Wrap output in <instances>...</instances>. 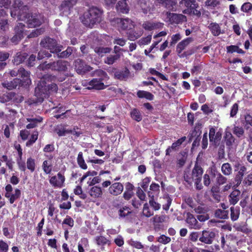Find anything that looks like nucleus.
<instances>
[{"mask_svg": "<svg viewBox=\"0 0 252 252\" xmlns=\"http://www.w3.org/2000/svg\"><path fill=\"white\" fill-rule=\"evenodd\" d=\"M18 4H20L18 8L11 12L12 17H17L19 20L26 21L29 28L38 27L41 24L39 15L36 13H28L29 7L27 5H24L23 2L19 1Z\"/></svg>", "mask_w": 252, "mask_h": 252, "instance_id": "nucleus-1", "label": "nucleus"}, {"mask_svg": "<svg viewBox=\"0 0 252 252\" xmlns=\"http://www.w3.org/2000/svg\"><path fill=\"white\" fill-rule=\"evenodd\" d=\"M102 11L96 7H92L85 12L81 20L86 27L92 28L95 24L101 21Z\"/></svg>", "mask_w": 252, "mask_h": 252, "instance_id": "nucleus-2", "label": "nucleus"}, {"mask_svg": "<svg viewBox=\"0 0 252 252\" xmlns=\"http://www.w3.org/2000/svg\"><path fill=\"white\" fill-rule=\"evenodd\" d=\"M34 95L36 97L35 102L37 103H42L45 98L49 97V90L47 88L45 76H43L35 88Z\"/></svg>", "mask_w": 252, "mask_h": 252, "instance_id": "nucleus-3", "label": "nucleus"}, {"mask_svg": "<svg viewBox=\"0 0 252 252\" xmlns=\"http://www.w3.org/2000/svg\"><path fill=\"white\" fill-rule=\"evenodd\" d=\"M179 6L181 8H187L184 10V13H188L193 15L197 17L201 16V12L198 10V4L195 0H181L179 1Z\"/></svg>", "mask_w": 252, "mask_h": 252, "instance_id": "nucleus-4", "label": "nucleus"}, {"mask_svg": "<svg viewBox=\"0 0 252 252\" xmlns=\"http://www.w3.org/2000/svg\"><path fill=\"white\" fill-rule=\"evenodd\" d=\"M41 46L47 49L53 53H59L62 50L63 46L57 43L56 40L49 37L42 39L40 43Z\"/></svg>", "mask_w": 252, "mask_h": 252, "instance_id": "nucleus-5", "label": "nucleus"}, {"mask_svg": "<svg viewBox=\"0 0 252 252\" xmlns=\"http://www.w3.org/2000/svg\"><path fill=\"white\" fill-rule=\"evenodd\" d=\"M203 173L202 168L198 163H195L192 170L191 177L193 181L194 182L196 189L198 190H200L203 188L201 183Z\"/></svg>", "mask_w": 252, "mask_h": 252, "instance_id": "nucleus-6", "label": "nucleus"}, {"mask_svg": "<svg viewBox=\"0 0 252 252\" xmlns=\"http://www.w3.org/2000/svg\"><path fill=\"white\" fill-rule=\"evenodd\" d=\"M112 24L122 30H129L134 27V22L130 19L115 18L111 21Z\"/></svg>", "mask_w": 252, "mask_h": 252, "instance_id": "nucleus-7", "label": "nucleus"}, {"mask_svg": "<svg viewBox=\"0 0 252 252\" xmlns=\"http://www.w3.org/2000/svg\"><path fill=\"white\" fill-rule=\"evenodd\" d=\"M168 217L166 215H156L151 219L154 229L158 231L164 229V223L167 221Z\"/></svg>", "mask_w": 252, "mask_h": 252, "instance_id": "nucleus-8", "label": "nucleus"}, {"mask_svg": "<svg viewBox=\"0 0 252 252\" xmlns=\"http://www.w3.org/2000/svg\"><path fill=\"white\" fill-rule=\"evenodd\" d=\"M24 99L22 96H19L13 92H6L0 96V101L2 103L9 102L13 100L14 102H21Z\"/></svg>", "mask_w": 252, "mask_h": 252, "instance_id": "nucleus-9", "label": "nucleus"}, {"mask_svg": "<svg viewBox=\"0 0 252 252\" xmlns=\"http://www.w3.org/2000/svg\"><path fill=\"white\" fill-rule=\"evenodd\" d=\"M65 180L64 173L59 172L57 176L55 175L50 178L49 183L54 188H61L64 186Z\"/></svg>", "mask_w": 252, "mask_h": 252, "instance_id": "nucleus-10", "label": "nucleus"}, {"mask_svg": "<svg viewBox=\"0 0 252 252\" xmlns=\"http://www.w3.org/2000/svg\"><path fill=\"white\" fill-rule=\"evenodd\" d=\"M216 237L215 232L210 230H204L201 232L199 240L206 244H211Z\"/></svg>", "mask_w": 252, "mask_h": 252, "instance_id": "nucleus-11", "label": "nucleus"}, {"mask_svg": "<svg viewBox=\"0 0 252 252\" xmlns=\"http://www.w3.org/2000/svg\"><path fill=\"white\" fill-rule=\"evenodd\" d=\"M75 68L76 72L79 74H84L90 71L92 68L85 63L82 60L78 59L75 61Z\"/></svg>", "mask_w": 252, "mask_h": 252, "instance_id": "nucleus-12", "label": "nucleus"}, {"mask_svg": "<svg viewBox=\"0 0 252 252\" xmlns=\"http://www.w3.org/2000/svg\"><path fill=\"white\" fill-rule=\"evenodd\" d=\"M185 221L190 229H200L202 227V224L198 222L197 219L189 212L187 213Z\"/></svg>", "mask_w": 252, "mask_h": 252, "instance_id": "nucleus-13", "label": "nucleus"}, {"mask_svg": "<svg viewBox=\"0 0 252 252\" xmlns=\"http://www.w3.org/2000/svg\"><path fill=\"white\" fill-rule=\"evenodd\" d=\"M209 140L212 145L217 147L220 144L222 134L220 131L216 132L215 129L212 127L209 129Z\"/></svg>", "mask_w": 252, "mask_h": 252, "instance_id": "nucleus-14", "label": "nucleus"}, {"mask_svg": "<svg viewBox=\"0 0 252 252\" xmlns=\"http://www.w3.org/2000/svg\"><path fill=\"white\" fill-rule=\"evenodd\" d=\"M22 78V79L17 78H14L12 81V84L14 86L12 88H15V89L16 88L19 89L21 87L27 88L31 84L32 81L30 77Z\"/></svg>", "mask_w": 252, "mask_h": 252, "instance_id": "nucleus-15", "label": "nucleus"}, {"mask_svg": "<svg viewBox=\"0 0 252 252\" xmlns=\"http://www.w3.org/2000/svg\"><path fill=\"white\" fill-rule=\"evenodd\" d=\"M107 85H105L102 81V79L99 80L96 78L92 79L88 83V90H102L105 89Z\"/></svg>", "mask_w": 252, "mask_h": 252, "instance_id": "nucleus-16", "label": "nucleus"}, {"mask_svg": "<svg viewBox=\"0 0 252 252\" xmlns=\"http://www.w3.org/2000/svg\"><path fill=\"white\" fill-rule=\"evenodd\" d=\"M88 193L92 199L96 200L100 198L103 195V190L100 187L94 186L88 189Z\"/></svg>", "mask_w": 252, "mask_h": 252, "instance_id": "nucleus-17", "label": "nucleus"}, {"mask_svg": "<svg viewBox=\"0 0 252 252\" xmlns=\"http://www.w3.org/2000/svg\"><path fill=\"white\" fill-rule=\"evenodd\" d=\"M8 14L4 9L0 10V32L8 29Z\"/></svg>", "mask_w": 252, "mask_h": 252, "instance_id": "nucleus-18", "label": "nucleus"}, {"mask_svg": "<svg viewBox=\"0 0 252 252\" xmlns=\"http://www.w3.org/2000/svg\"><path fill=\"white\" fill-rule=\"evenodd\" d=\"M124 190L123 185L120 182L112 183L108 189V192L114 196H117L122 193Z\"/></svg>", "mask_w": 252, "mask_h": 252, "instance_id": "nucleus-19", "label": "nucleus"}, {"mask_svg": "<svg viewBox=\"0 0 252 252\" xmlns=\"http://www.w3.org/2000/svg\"><path fill=\"white\" fill-rule=\"evenodd\" d=\"M19 1L21 2H23L20 0H0V6L1 7H4L6 8H8L11 5L12 3V9L10 11V13L14 11L15 9H17L18 8L19 5Z\"/></svg>", "mask_w": 252, "mask_h": 252, "instance_id": "nucleus-20", "label": "nucleus"}, {"mask_svg": "<svg viewBox=\"0 0 252 252\" xmlns=\"http://www.w3.org/2000/svg\"><path fill=\"white\" fill-rule=\"evenodd\" d=\"M115 207L118 210L119 219L125 218L131 214V209L127 206H121V204H118Z\"/></svg>", "mask_w": 252, "mask_h": 252, "instance_id": "nucleus-21", "label": "nucleus"}, {"mask_svg": "<svg viewBox=\"0 0 252 252\" xmlns=\"http://www.w3.org/2000/svg\"><path fill=\"white\" fill-rule=\"evenodd\" d=\"M113 69L114 70V77L118 80L121 81L125 80L129 76V71L127 68H126L124 70H117L115 68H113Z\"/></svg>", "mask_w": 252, "mask_h": 252, "instance_id": "nucleus-22", "label": "nucleus"}, {"mask_svg": "<svg viewBox=\"0 0 252 252\" xmlns=\"http://www.w3.org/2000/svg\"><path fill=\"white\" fill-rule=\"evenodd\" d=\"M128 0H120L116 4L117 12L123 14H127L129 11V7L126 2Z\"/></svg>", "mask_w": 252, "mask_h": 252, "instance_id": "nucleus-23", "label": "nucleus"}, {"mask_svg": "<svg viewBox=\"0 0 252 252\" xmlns=\"http://www.w3.org/2000/svg\"><path fill=\"white\" fill-rule=\"evenodd\" d=\"M167 18L168 19L169 21L171 24H179L183 20L185 17L182 14H178L176 13L167 12Z\"/></svg>", "mask_w": 252, "mask_h": 252, "instance_id": "nucleus-24", "label": "nucleus"}, {"mask_svg": "<svg viewBox=\"0 0 252 252\" xmlns=\"http://www.w3.org/2000/svg\"><path fill=\"white\" fill-rule=\"evenodd\" d=\"M202 124L200 123H197L194 129L191 131L189 135V142H191L194 138H197L200 137V135L202 133L201 131Z\"/></svg>", "mask_w": 252, "mask_h": 252, "instance_id": "nucleus-25", "label": "nucleus"}, {"mask_svg": "<svg viewBox=\"0 0 252 252\" xmlns=\"http://www.w3.org/2000/svg\"><path fill=\"white\" fill-rule=\"evenodd\" d=\"M193 41L192 37H187L180 42L176 46V52L180 54L182 51Z\"/></svg>", "mask_w": 252, "mask_h": 252, "instance_id": "nucleus-26", "label": "nucleus"}, {"mask_svg": "<svg viewBox=\"0 0 252 252\" xmlns=\"http://www.w3.org/2000/svg\"><path fill=\"white\" fill-rule=\"evenodd\" d=\"M10 74L11 76L15 77L19 75L21 78L25 77H30V72L27 71L23 67L19 69H14L10 71Z\"/></svg>", "mask_w": 252, "mask_h": 252, "instance_id": "nucleus-27", "label": "nucleus"}, {"mask_svg": "<svg viewBox=\"0 0 252 252\" xmlns=\"http://www.w3.org/2000/svg\"><path fill=\"white\" fill-rule=\"evenodd\" d=\"M241 196V191L238 189L233 190L228 195V200L230 204L234 205L239 200Z\"/></svg>", "mask_w": 252, "mask_h": 252, "instance_id": "nucleus-28", "label": "nucleus"}, {"mask_svg": "<svg viewBox=\"0 0 252 252\" xmlns=\"http://www.w3.org/2000/svg\"><path fill=\"white\" fill-rule=\"evenodd\" d=\"M67 62L62 60L52 62V70L64 71L67 69Z\"/></svg>", "mask_w": 252, "mask_h": 252, "instance_id": "nucleus-29", "label": "nucleus"}, {"mask_svg": "<svg viewBox=\"0 0 252 252\" xmlns=\"http://www.w3.org/2000/svg\"><path fill=\"white\" fill-rule=\"evenodd\" d=\"M143 33L142 30H132L126 33L127 38L130 41H135L137 39L141 37Z\"/></svg>", "mask_w": 252, "mask_h": 252, "instance_id": "nucleus-30", "label": "nucleus"}, {"mask_svg": "<svg viewBox=\"0 0 252 252\" xmlns=\"http://www.w3.org/2000/svg\"><path fill=\"white\" fill-rule=\"evenodd\" d=\"M161 26L160 23H154L149 21L144 22L142 26L146 31H151L159 28Z\"/></svg>", "mask_w": 252, "mask_h": 252, "instance_id": "nucleus-31", "label": "nucleus"}, {"mask_svg": "<svg viewBox=\"0 0 252 252\" xmlns=\"http://www.w3.org/2000/svg\"><path fill=\"white\" fill-rule=\"evenodd\" d=\"M66 125L61 124L55 126L54 132L57 134L58 136L62 137L67 134V129L66 128Z\"/></svg>", "mask_w": 252, "mask_h": 252, "instance_id": "nucleus-32", "label": "nucleus"}, {"mask_svg": "<svg viewBox=\"0 0 252 252\" xmlns=\"http://www.w3.org/2000/svg\"><path fill=\"white\" fill-rule=\"evenodd\" d=\"M148 196L149 197V205L154 211H158L161 207L160 204L155 201L153 195H152V193L148 192Z\"/></svg>", "mask_w": 252, "mask_h": 252, "instance_id": "nucleus-33", "label": "nucleus"}, {"mask_svg": "<svg viewBox=\"0 0 252 252\" xmlns=\"http://www.w3.org/2000/svg\"><path fill=\"white\" fill-rule=\"evenodd\" d=\"M21 194V190L18 189H16L14 190V193L13 194H8V193H5V197L9 199V201L10 204H13L17 199L20 197Z\"/></svg>", "mask_w": 252, "mask_h": 252, "instance_id": "nucleus-34", "label": "nucleus"}, {"mask_svg": "<svg viewBox=\"0 0 252 252\" xmlns=\"http://www.w3.org/2000/svg\"><path fill=\"white\" fill-rule=\"evenodd\" d=\"M28 54L25 52H18L15 56L13 62L14 64L19 65L24 62L28 57Z\"/></svg>", "mask_w": 252, "mask_h": 252, "instance_id": "nucleus-35", "label": "nucleus"}, {"mask_svg": "<svg viewBox=\"0 0 252 252\" xmlns=\"http://www.w3.org/2000/svg\"><path fill=\"white\" fill-rule=\"evenodd\" d=\"M223 140L226 146L230 148L234 142L235 138L230 131L226 130L223 137Z\"/></svg>", "mask_w": 252, "mask_h": 252, "instance_id": "nucleus-36", "label": "nucleus"}, {"mask_svg": "<svg viewBox=\"0 0 252 252\" xmlns=\"http://www.w3.org/2000/svg\"><path fill=\"white\" fill-rule=\"evenodd\" d=\"M208 29L214 36H217L221 33L220 27L217 23H211L208 26Z\"/></svg>", "mask_w": 252, "mask_h": 252, "instance_id": "nucleus-37", "label": "nucleus"}, {"mask_svg": "<svg viewBox=\"0 0 252 252\" xmlns=\"http://www.w3.org/2000/svg\"><path fill=\"white\" fill-rule=\"evenodd\" d=\"M96 244L101 247H104L106 245L110 246L111 245V241L104 236L99 235L95 238Z\"/></svg>", "mask_w": 252, "mask_h": 252, "instance_id": "nucleus-38", "label": "nucleus"}, {"mask_svg": "<svg viewBox=\"0 0 252 252\" xmlns=\"http://www.w3.org/2000/svg\"><path fill=\"white\" fill-rule=\"evenodd\" d=\"M214 215L217 218L226 220L228 219L229 211L228 210H221V209H217L215 211Z\"/></svg>", "mask_w": 252, "mask_h": 252, "instance_id": "nucleus-39", "label": "nucleus"}, {"mask_svg": "<svg viewBox=\"0 0 252 252\" xmlns=\"http://www.w3.org/2000/svg\"><path fill=\"white\" fill-rule=\"evenodd\" d=\"M43 120V119L41 117H38V118H28L27 119L28 122L30 123L26 126L27 129L33 128L37 126L38 123H41Z\"/></svg>", "mask_w": 252, "mask_h": 252, "instance_id": "nucleus-40", "label": "nucleus"}, {"mask_svg": "<svg viewBox=\"0 0 252 252\" xmlns=\"http://www.w3.org/2000/svg\"><path fill=\"white\" fill-rule=\"evenodd\" d=\"M137 96L139 98H145L149 100H153L154 98V95L152 93L145 91H138L137 92Z\"/></svg>", "mask_w": 252, "mask_h": 252, "instance_id": "nucleus-41", "label": "nucleus"}, {"mask_svg": "<svg viewBox=\"0 0 252 252\" xmlns=\"http://www.w3.org/2000/svg\"><path fill=\"white\" fill-rule=\"evenodd\" d=\"M188 155L186 152H181L179 155L177 160V166L179 168L182 167L186 162Z\"/></svg>", "mask_w": 252, "mask_h": 252, "instance_id": "nucleus-42", "label": "nucleus"}, {"mask_svg": "<svg viewBox=\"0 0 252 252\" xmlns=\"http://www.w3.org/2000/svg\"><path fill=\"white\" fill-rule=\"evenodd\" d=\"M164 203L162 205V209L165 211L169 210L172 203V199L168 194H165L162 196Z\"/></svg>", "mask_w": 252, "mask_h": 252, "instance_id": "nucleus-43", "label": "nucleus"}, {"mask_svg": "<svg viewBox=\"0 0 252 252\" xmlns=\"http://www.w3.org/2000/svg\"><path fill=\"white\" fill-rule=\"evenodd\" d=\"M42 168L45 174H50L53 169L52 161L45 160L42 163Z\"/></svg>", "mask_w": 252, "mask_h": 252, "instance_id": "nucleus-44", "label": "nucleus"}, {"mask_svg": "<svg viewBox=\"0 0 252 252\" xmlns=\"http://www.w3.org/2000/svg\"><path fill=\"white\" fill-rule=\"evenodd\" d=\"M150 207L148 203L146 202L144 204L142 213L143 216L150 218L154 215V211L152 209L151 210Z\"/></svg>", "mask_w": 252, "mask_h": 252, "instance_id": "nucleus-45", "label": "nucleus"}, {"mask_svg": "<svg viewBox=\"0 0 252 252\" xmlns=\"http://www.w3.org/2000/svg\"><path fill=\"white\" fill-rule=\"evenodd\" d=\"M120 54L110 55L104 60V63L109 65H112L120 58Z\"/></svg>", "mask_w": 252, "mask_h": 252, "instance_id": "nucleus-46", "label": "nucleus"}, {"mask_svg": "<svg viewBox=\"0 0 252 252\" xmlns=\"http://www.w3.org/2000/svg\"><path fill=\"white\" fill-rule=\"evenodd\" d=\"M230 218L232 221H235L238 220L240 215V208L238 207H230Z\"/></svg>", "mask_w": 252, "mask_h": 252, "instance_id": "nucleus-47", "label": "nucleus"}, {"mask_svg": "<svg viewBox=\"0 0 252 252\" xmlns=\"http://www.w3.org/2000/svg\"><path fill=\"white\" fill-rule=\"evenodd\" d=\"M94 50L98 56L102 57L105 54L110 53L112 49L110 47H96Z\"/></svg>", "mask_w": 252, "mask_h": 252, "instance_id": "nucleus-48", "label": "nucleus"}, {"mask_svg": "<svg viewBox=\"0 0 252 252\" xmlns=\"http://www.w3.org/2000/svg\"><path fill=\"white\" fill-rule=\"evenodd\" d=\"M130 116L132 119L139 122L142 119V116L140 111L137 108H133L130 112Z\"/></svg>", "mask_w": 252, "mask_h": 252, "instance_id": "nucleus-49", "label": "nucleus"}, {"mask_svg": "<svg viewBox=\"0 0 252 252\" xmlns=\"http://www.w3.org/2000/svg\"><path fill=\"white\" fill-rule=\"evenodd\" d=\"M226 51L228 53H233L236 52L240 54H244L245 51L240 48L237 45H230L226 47Z\"/></svg>", "mask_w": 252, "mask_h": 252, "instance_id": "nucleus-50", "label": "nucleus"}, {"mask_svg": "<svg viewBox=\"0 0 252 252\" xmlns=\"http://www.w3.org/2000/svg\"><path fill=\"white\" fill-rule=\"evenodd\" d=\"M157 1L158 3L170 10L172 9L176 4L175 2L172 0H157Z\"/></svg>", "mask_w": 252, "mask_h": 252, "instance_id": "nucleus-51", "label": "nucleus"}, {"mask_svg": "<svg viewBox=\"0 0 252 252\" xmlns=\"http://www.w3.org/2000/svg\"><path fill=\"white\" fill-rule=\"evenodd\" d=\"M77 162L81 168L83 170H86L87 169L88 166L85 162L82 152H80L78 155Z\"/></svg>", "mask_w": 252, "mask_h": 252, "instance_id": "nucleus-52", "label": "nucleus"}, {"mask_svg": "<svg viewBox=\"0 0 252 252\" xmlns=\"http://www.w3.org/2000/svg\"><path fill=\"white\" fill-rule=\"evenodd\" d=\"M160 187L158 184L156 183H152L150 186V190L147 191L148 192L152 193L154 197L155 195H158L160 191Z\"/></svg>", "mask_w": 252, "mask_h": 252, "instance_id": "nucleus-53", "label": "nucleus"}, {"mask_svg": "<svg viewBox=\"0 0 252 252\" xmlns=\"http://www.w3.org/2000/svg\"><path fill=\"white\" fill-rule=\"evenodd\" d=\"M27 166L28 169H29L31 173H32L34 171L35 169V161L34 158L32 157H30L27 158Z\"/></svg>", "mask_w": 252, "mask_h": 252, "instance_id": "nucleus-54", "label": "nucleus"}, {"mask_svg": "<svg viewBox=\"0 0 252 252\" xmlns=\"http://www.w3.org/2000/svg\"><path fill=\"white\" fill-rule=\"evenodd\" d=\"M233 133L236 137L242 138L244 136L245 131L242 127L234 126L233 128Z\"/></svg>", "mask_w": 252, "mask_h": 252, "instance_id": "nucleus-55", "label": "nucleus"}, {"mask_svg": "<svg viewBox=\"0 0 252 252\" xmlns=\"http://www.w3.org/2000/svg\"><path fill=\"white\" fill-rule=\"evenodd\" d=\"M67 134H72L76 138H77L82 134V132L78 126H74L72 129H67Z\"/></svg>", "mask_w": 252, "mask_h": 252, "instance_id": "nucleus-56", "label": "nucleus"}, {"mask_svg": "<svg viewBox=\"0 0 252 252\" xmlns=\"http://www.w3.org/2000/svg\"><path fill=\"white\" fill-rule=\"evenodd\" d=\"M38 136V132L37 131H34L32 134L30 139L26 142V146L30 147L32 146L37 140Z\"/></svg>", "mask_w": 252, "mask_h": 252, "instance_id": "nucleus-57", "label": "nucleus"}, {"mask_svg": "<svg viewBox=\"0 0 252 252\" xmlns=\"http://www.w3.org/2000/svg\"><path fill=\"white\" fill-rule=\"evenodd\" d=\"M94 74L98 78H96L97 79H102V81H104L105 79H108V76L107 73L103 70L99 69L95 71Z\"/></svg>", "mask_w": 252, "mask_h": 252, "instance_id": "nucleus-58", "label": "nucleus"}, {"mask_svg": "<svg viewBox=\"0 0 252 252\" xmlns=\"http://www.w3.org/2000/svg\"><path fill=\"white\" fill-rule=\"evenodd\" d=\"M65 109V107H63V106H61V107L58 108L56 112L58 113H61V114L55 115L54 116V117L56 118L57 119H58L61 118L62 116L63 117V118H65L66 117L65 114L67 112L70 111L69 110H66L65 112H63V111H64Z\"/></svg>", "mask_w": 252, "mask_h": 252, "instance_id": "nucleus-59", "label": "nucleus"}, {"mask_svg": "<svg viewBox=\"0 0 252 252\" xmlns=\"http://www.w3.org/2000/svg\"><path fill=\"white\" fill-rule=\"evenodd\" d=\"M221 171L225 175H229L232 172V168L228 163H223L221 166Z\"/></svg>", "mask_w": 252, "mask_h": 252, "instance_id": "nucleus-60", "label": "nucleus"}, {"mask_svg": "<svg viewBox=\"0 0 252 252\" xmlns=\"http://www.w3.org/2000/svg\"><path fill=\"white\" fill-rule=\"evenodd\" d=\"M151 181V178L150 177H146L144 178L141 183V187L145 191H147L150 183Z\"/></svg>", "mask_w": 252, "mask_h": 252, "instance_id": "nucleus-61", "label": "nucleus"}, {"mask_svg": "<svg viewBox=\"0 0 252 252\" xmlns=\"http://www.w3.org/2000/svg\"><path fill=\"white\" fill-rule=\"evenodd\" d=\"M25 25L22 23H19L16 26L14 29V31L16 34H19L23 36L24 30L25 28Z\"/></svg>", "mask_w": 252, "mask_h": 252, "instance_id": "nucleus-62", "label": "nucleus"}, {"mask_svg": "<svg viewBox=\"0 0 252 252\" xmlns=\"http://www.w3.org/2000/svg\"><path fill=\"white\" fill-rule=\"evenodd\" d=\"M241 10L247 13L251 12L252 11V3L250 2L244 3L241 7Z\"/></svg>", "mask_w": 252, "mask_h": 252, "instance_id": "nucleus-63", "label": "nucleus"}, {"mask_svg": "<svg viewBox=\"0 0 252 252\" xmlns=\"http://www.w3.org/2000/svg\"><path fill=\"white\" fill-rule=\"evenodd\" d=\"M17 163L19 169L22 172H25L26 170V163L24 160L22 159V157L18 158L17 159Z\"/></svg>", "mask_w": 252, "mask_h": 252, "instance_id": "nucleus-64", "label": "nucleus"}]
</instances>
